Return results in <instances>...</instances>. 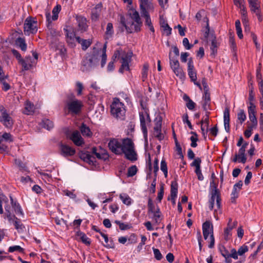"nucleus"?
<instances>
[{
	"mask_svg": "<svg viewBox=\"0 0 263 263\" xmlns=\"http://www.w3.org/2000/svg\"><path fill=\"white\" fill-rule=\"evenodd\" d=\"M122 154H124L125 158L127 160L134 162L138 159L137 154L134 148V143L132 140L128 138L122 140Z\"/></svg>",
	"mask_w": 263,
	"mask_h": 263,
	"instance_id": "1",
	"label": "nucleus"
},
{
	"mask_svg": "<svg viewBox=\"0 0 263 263\" xmlns=\"http://www.w3.org/2000/svg\"><path fill=\"white\" fill-rule=\"evenodd\" d=\"M111 115L116 118L123 120L125 115V109L124 104L118 98H115L110 105Z\"/></svg>",
	"mask_w": 263,
	"mask_h": 263,
	"instance_id": "2",
	"label": "nucleus"
},
{
	"mask_svg": "<svg viewBox=\"0 0 263 263\" xmlns=\"http://www.w3.org/2000/svg\"><path fill=\"white\" fill-rule=\"evenodd\" d=\"M119 16L120 23L125 28L127 33H132L134 32H138L141 30V27L142 25L141 20L139 21H133L131 23H129V26H128V24L126 22V20L124 15L120 14Z\"/></svg>",
	"mask_w": 263,
	"mask_h": 263,
	"instance_id": "3",
	"label": "nucleus"
},
{
	"mask_svg": "<svg viewBox=\"0 0 263 263\" xmlns=\"http://www.w3.org/2000/svg\"><path fill=\"white\" fill-rule=\"evenodd\" d=\"M37 21L36 17L28 16L25 21L24 32L25 35L35 34L37 31Z\"/></svg>",
	"mask_w": 263,
	"mask_h": 263,
	"instance_id": "4",
	"label": "nucleus"
},
{
	"mask_svg": "<svg viewBox=\"0 0 263 263\" xmlns=\"http://www.w3.org/2000/svg\"><path fill=\"white\" fill-rule=\"evenodd\" d=\"M66 106L69 113L78 115L81 112L83 104L81 101L76 99L72 95L71 99L67 102Z\"/></svg>",
	"mask_w": 263,
	"mask_h": 263,
	"instance_id": "5",
	"label": "nucleus"
},
{
	"mask_svg": "<svg viewBox=\"0 0 263 263\" xmlns=\"http://www.w3.org/2000/svg\"><path fill=\"white\" fill-rule=\"evenodd\" d=\"M0 113L1 115L0 122L5 127L8 129L12 128L14 124V120L8 113L6 108L2 105H0Z\"/></svg>",
	"mask_w": 263,
	"mask_h": 263,
	"instance_id": "6",
	"label": "nucleus"
},
{
	"mask_svg": "<svg viewBox=\"0 0 263 263\" xmlns=\"http://www.w3.org/2000/svg\"><path fill=\"white\" fill-rule=\"evenodd\" d=\"M147 208L148 213H152L153 214V218L154 219L155 223L159 224L161 220V219H160L161 216V213L158 206H157L156 209H155V205L151 198H149L148 200Z\"/></svg>",
	"mask_w": 263,
	"mask_h": 263,
	"instance_id": "7",
	"label": "nucleus"
},
{
	"mask_svg": "<svg viewBox=\"0 0 263 263\" xmlns=\"http://www.w3.org/2000/svg\"><path fill=\"white\" fill-rule=\"evenodd\" d=\"M109 149L115 154L120 155H122V143L118 139L112 138L111 139L108 144Z\"/></svg>",
	"mask_w": 263,
	"mask_h": 263,
	"instance_id": "8",
	"label": "nucleus"
},
{
	"mask_svg": "<svg viewBox=\"0 0 263 263\" xmlns=\"http://www.w3.org/2000/svg\"><path fill=\"white\" fill-rule=\"evenodd\" d=\"M95 58L93 55H86L82 61V71L89 70L95 65Z\"/></svg>",
	"mask_w": 263,
	"mask_h": 263,
	"instance_id": "9",
	"label": "nucleus"
},
{
	"mask_svg": "<svg viewBox=\"0 0 263 263\" xmlns=\"http://www.w3.org/2000/svg\"><path fill=\"white\" fill-rule=\"evenodd\" d=\"M132 53H124L121 57V66L119 71L123 73L124 70H129V63L130 62Z\"/></svg>",
	"mask_w": 263,
	"mask_h": 263,
	"instance_id": "10",
	"label": "nucleus"
},
{
	"mask_svg": "<svg viewBox=\"0 0 263 263\" xmlns=\"http://www.w3.org/2000/svg\"><path fill=\"white\" fill-rule=\"evenodd\" d=\"M60 149L61 155L64 157L72 156L76 153L75 149L63 143H61L60 144Z\"/></svg>",
	"mask_w": 263,
	"mask_h": 263,
	"instance_id": "11",
	"label": "nucleus"
},
{
	"mask_svg": "<svg viewBox=\"0 0 263 263\" xmlns=\"http://www.w3.org/2000/svg\"><path fill=\"white\" fill-rule=\"evenodd\" d=\"M201 159L197 157L191 163V166L195 167V172L197 176L198 179L200 181H202L204 179V177L201 173Z\"/></svg>",
	"mask_w": 263,
	"mask_h": 263,
	"instance_id": "12",
	"label": "nucleus"
},
{
	"mask_svg": "<svg viewBox=\"0 0 263 263\" xmlns=\"http://www.w3.org/2000/svg\"><path fill=\"white\" fill-rule=\"evenodd\" d=\"M246 149L243 147H240L239 149L238 153H236L234 158L232 160L233 162H240L243 164L245 163L247 161V157L245 155Z\"/></svg>",
	"mask_w": 263,
	"mask_h": 263,
	"instance_id": "13",
	"label": "nucleus"
},
{
	"mask_svg": "<svg viewBox=\"0 0 263 263\" xmlns=\"http://www.w3.org/2000/svg\"><path fill=\"white\" fill-rule=\"evenodd\" d=\"M69 138L77 146H81L84 143V140L82 138L80 133L78 130L73 131L69 136Z\"/></svg>",
	"mask_w": 263,
	"mask_h": 263,
	"instance_id": "14",
	"label": "nucleus"
},
{
	"mask_svg": "<svg viewBox=\"0 0 263 263\" xmlns=\"http://www.w3.org/2000/svg\"><path fill=\"white\" fill-rule=\"evenodd\" d=\"M202 231L204 239H206L209 235L213 234V226L209 221H206L202 224Z\"/></svg>",
	"mask_w": 263,
	"mask_h": 263,
	"instance_id": "15",
	"label": "nucleus"
},
{
	"mask_svg": "<svg viewBox=\"0 0 263 263\" xmlns=\"http://www.w3.org/2000/svg\"><path fill=\"white\" fill-rule=\"evenodd\" d=\"M141 12L153 10V0H139Z\"/></svg>",
	"mask_w": 263,
	"mask_h": 263,
	"instance_id": "16",
	"label": "nucleus"
},
{
	"mask_svg": "<svg viewBox=\"0 0 263 263\" xmlns=\"http://www.w3.org/2000/svg\"><path fill=\"white\" fill-rule=\"evenodd\" d=\"M187 72L191 81L195 82L197 80V73L194 69L193 61L192 59H189L187 63Z\"/></svg>",
	"mask_w": 263,
	"mask_h": 263,
	"instance_id": "17",
	"label": "nucleus"
},
{
	"mask_svg": "<svg viewBox=\"0 0 263 263\" xmlns=\"http://www.w3.org/2000/svg\"><path fill=\"white\" fill-rule=\"evenodd\" d=\"M66 32V42L68 45L71 47H74L76 46L75 41H76V36L73 31L64 29Z\"/></svg>",
	"mask_w": 263,
	"mask_h": 263,
	"instance_id": "18",
	"label": "nucleus"
},
{
	"mask_svg": "<svg viewBox=\"0 0 263 263\" xmlns=\"http://www.w3.org/2000/svg\"><path fill=\"white\" fill-rule=\"evenodd\" d=\"M162 120L160 119L156 123L154 129V135L159 140L161 141L164 139V136L161 133Z\"/></svg>",
	"mask_w": 263,
	"mask_h": 263,
	"instance_id": "19",
	"label": "nucleus"
},
{
	"mask_svg": "<svg viewBox=\"0 0 263 263\" xmlns=\"http://www.w3.org/2000/svg\"><path fill=\"white\" fill-rule=\"evenodd\" d=\"M139 117H140V126L141 127V130L144 135V137L145 138V141H147V129L146 127V121L145 119V117L143 112H139Z\"/></svg>",
	"mask_w": 263,
	"mask_h": 263,
	"instance_id": "20",
	"label": "nucleus"
},
{
	"mask_svg": "<svg viewBox=\"0 0 263 263\" xmlns=\"http://www.w3.org/2000/svg\"><path fill=\"white\" fill-rule=\"evenodd\" d=\"M76 239L81 240L83 243L87 246H89L91 243L90 239L86 236V235L80 231H78L76 233Z\"/></svg>",
	"mask_w": 263,
	"mask_h": 263,
	"instance_id": "21",
	"label": "nucleus"
},
{
	"mask_svg": "<svg viewBox=\"0 0 263 263\" xmlns=\"http://www.w3.org/2000/svg\"><path fill=\"white\" fill-rule=\"evenodd\" d=\"M80 158L84 161L89 163V164H93L95 158L91 156L88 152H81L79 154Z\"/></svg>",
	"mask_w": 263,
	"mask_h": 263,
	"instance_id": "22",
	"label": "nucleus"
},
{
	"mask_svg": "<svg viewBox=\"0 0 263 263\" xmlns=\"http://www.w3.org/2000/svg\"><path fill=\"white\" fill-rule=\"evenodd\" d=\"M224 126L227 133L230 131V110L228 108H226L223 113Z\"/></svg>",
	"mask_w": 263,
	"mask_h": 263,
	"instance_id": "23",
	"label": "nucleus"
},
{
	"mask_svg": "<svg viewBox=\"0 0 263 263\" xmlns=\"http://www.w3.org/2000/svg\"><path fill=\"white\" fill-rule=\"evenodd\" d=\"M141 14L142 16L144 17L145 18V25L147 26L149 30L153 33L155 32V29L153 26L151 18L150 17V15L148 12V11H145V12H141Z\"/></svg>",
	"mask_w": 263,
	"mask_h": 263,
	"instance_id": "24",
	"label": "nucleus"
},
{
	"mask_svg": "<svg viewBox=\"0 0 263 263\" xmlns=\"http://www.w3.org/2000/svg\"><path fill=\"white\" fill-rule=\"evenodd\" d=\"M77 21L78 24L79 29L82 31H85L87 28L86 19L82 16H77Z\"/></svg>",
	"mask_w": 263,
	"mask_h": 263,
	"instance_id": "25",
	"label": "nucleus"
},
{
	"mask_svg": "<svg viewBox=\"0 0 263 263\" xmlns=\"http://www.w3.org/2000/svg\"><path fill=\"white\" fill-rule=\"evenodd\" d=\"M76 41L81 45L82 49L84 51L86 50L92 43L91 40L82 39L79 36H77V37H76Z\"/></svg>",
	"mask_w": 263,
	"mask_h": 263,
	"instance_id": "26",
	"label": "nucleus"
},
{
	"mask_svg": "<svg viewBox=\"0 0 263 263\" xmlns=\"http://www.w3.org/2000/svg\"><path fill=\"white\" fill-rule=\"evenodd\" d=\"M25 107L24 111V114L26 115H31L34 113L35 110V107L33 103L29 101H27L25 104Z\"/></svg>",
	"mask_w": 263,
	"mask_h": 263,
	"instance_id": "27",
	"label": "nucleus"
},
{
	"mask_svg": "<svg viewBox=\"0 0 263 263\" xmlns=\"http://www.w3.org/2000/svg\"><path fill=\"white\" fill-rule=\"evenodd\" d=\"M10 200H11V204L12 206V208L14 209V210L16 214H20L21 215L23 216L24 213L22 211V209L21 208V206H20V204L17 203L16 201H14L13 200V198L11 196H10Z\"/></svg>",
	"mask_w": 263,
	"mask_h": 263,
	"instance_id": "28",
	"label": "nucleus"
},
{
	"mask_svg": "<svg viewBox=\"0 0 263 263\" xmlns=\"http://www.w3.org/2000/svg\"><path fill=\"white\" fill-rule=\"evenodd\" d=\"M183 99L186 103V106L189 110H193L194 109L196 103L193 102L186 94H184L183 96Z\"/></svg>",
	"mask_w": 263,
	"mask_h": 263,
	"instance_id": "29",
	"label": "nucleus"
},
{
	"mask_svg": "<svg viewBox=\"0 0 263 263\" xmlns=\"http://www.w3.org/2000/svg\"><path fill=\"white\" fill-rule=\"evenodd\" d=\"M101 5H97L94 9H92L91 12V19L96 21L99 19L100 13L101 12Z\"/></svg>",
	"mask_w": 263,
	"mask_h": 263,
	"instance_id": "30",
	"label": "nucleus"
},
{
	"mask_svg": "<svg viewBox=\"0 0 263 263\" xmlns=\"http://www.w3.org/2000/svg\"><path fill=\"white\" fill-rule=\"evenodd\" d=\"M174 73L177 77H179L181 80H184L185 78V73L183 72L182 68L179 66L172 68Z\"/></svg>",
	"mask_w": 263,
	"mask_h": 263,
	"instance_id": "31",
	"label": "nucleus"
},
{
	"mask_svg": "<svg viewBox=\"0 0 263 263\" xmlns=\"http://www.w3.org/2000/svg\"><path fill=\"white\" fill-rule=\"evenodd\" d=\"M80 130L83 136L90 137L92 135V132L90 128L84 123L80 127Z\"/></svg>",
	"mask_w": 263,
	"mask_h": 263,
	"instance_id": "32",
	"label": "nucleus"
},
{
	"mask_svg": "<svg viewBox=\"0 0 263 263\" xmlns=\"http://www.w3.org/2000/svg\"><path fill=\"white\" fill-rule=\"evenodd\" d=\"M220 193H215V192H211V197L209 199V208L210 210H213L214 208V205L215 203V200L217 199L218 195H220Z\"/></svg>",
	"mask_w": 263,
	"mask_h": 263,
	"instance_id": "33",
	"label": "nucleus"
},
{
	"mask_svg": "<svg viewBox=\"0 0 263 263\" xmlns=\"http://www.w3.org/2000/svg\"><path fill=\"white\" fill-rule=\"evenodd\" d=\"M14 220L12 221L14 226L15 228L17 230H23L25 228L23 224L22 223L20 219L17 218L15 216H14Z\"/></svg>",
	"mask_w": 263,
	"mask_h": 263,
	"instance_id": "34",
	"label": "nucleus"
},
{
	"mask_svg": "<svg viewBox=\"0 0 263 263\" xmlns=\"http://www.w3.org/2000/svg\"><path fill=\"white\" fill-rule=\"evenodd\" d=\"M234 226H230V224H227V228L224 230V239L226 241H228L230 239L231 236V232Z\"/></svg>",
	"mask_w": 263,
	"mask_h": 263,
	"instance_id": "35",
	"label": "nucleus"
},
{
	"mask_svg": "<svg viewBox=\"0 0 263 263\" xmlns=\"http://www.w3.org/2000/svg\"><path fill=\"white\" fill-rule=\"evenodd\" d=\"M16 44L18 46L22 51H25L27 49V45L24 38L18 37L16 40Z\"/></svg>",
	"mask_w": 263,
	"mask_h": 263,
	"instance_id": "36",
	"label": "nucleus"
},
{
	"mask_svg": "<svg viewBox=\"0 0 263 263\" xmlns=\"http://www.w3.org/2000/svg\"><path fill=\"white\" fill-rule=\"evenodd\" d=\"M42 126L43 127L50 130L53 127V123L48 119H44L42 121Z\"/></svg>",
	"mask_w": 263,
	"mask_h": 263,
	"instance_id": "37",
	"label": "nucleus"
},
{
	"mask_svg": "<svg viewBox=\"0 0 263 263\" xmlns=\"http://www.w3.org/2000/svg\"><path fill=\"white\" fill-rule=\"evenodd\" d=\"M178 193V183L176 181H172L171 185V196H177Z\"/></svg>",
	"mask_w": 263,
	"mask_h": 263,
	"instance_id": "38",
	"label": "nucleus"
},
{
	"mask_svg": "<svg viewBox=\"0 0 263 263\" xmlns=\"http://www.w3.org/2000/svg\"><path fill=\"white\" fill-rule=\"evenodd\" d=\"M0 139L2 140L3 141L5 142L11 143L13 141L12 136L9 133H4L2 137H0Z\"/></svg>",
	"mask_w": 263,
	"mask_h": 263,
	"instance_id": "39",
	"label": "nucleus"
},
{
	"mask_svg": "<svg viewBox=\"0 0 263 263\" xmlns=\"http://www.w3.org/2000/svg\"><path fill=\"white\" fill-rule=\"evenodd\" d=\"M191 134L193 135V136L190 137V140L191 141V146L196 147L197 146V142L198 140V135L194 132H191Z\"/></svg>",
	"mask_w": 263,
	"mask_h": 263,
	"instance_id": "40",
	"label": "nucleus"
},
{
	"mask_svg": "<svg viewBox=\"0 0 263 263\" xmlns=\"http://www.w3.org/2000/svg\"><path fill=\"white\" fill-rule=\"evenodd\" d=\"M61 9V6L60 5H57L55 7H54L52 11V20L56 21L58 18V14Z\"/></svg>",
	"mask_w": 263,
	"mask_h": 263,
	"instance_id": "41",
	"label": "nucleus"
},
{
	"mask_svg": "<svg viewBox=\"0 0 263 263\" xmlns=\"http://www.w3.org/2000/svg\"><path fill=\"white\" fill-rule=\"evenodd\" d=\"M235 27L238 37L240 39H242L243 34L242 33V30L241 28L240 22L239 20H236L235 22Z\"/></svg>",
	"mask_w": 263,
	"mask_h": 263,
	"instance_id": "42",
	"label": "nucleus"
},
{
	"mask_svg": "<svg viewBox=\"0 0 263 263\" xmlns=\"http://www.w3.org/2000/svg\"><path fill=\"white\" fill-rule=\"evenodd\" d=\"M115 222L119 226V229L122 231L128 230L132 228V226L131 224L124 223L123 222H121V221H120L119 220H116L115 221Z\"/></svg>",
	"mask_w": 263,
	"mask_h": 263,
	"instance_id": "43",
	"label": "nucleus"
},
{
	"mask_svg": "<svg viewBox=\"0 0 263 263\" xmlns=\"http://www.w3.org/2000/svg\"><path fill=\"white\" fill-rule=\"evenodd\" d=\"M171 52L169 53L170 64L171 68L180 65L177 57H171Z\"/></svg>",
	"mask_w": 263,
	"mask_h": 263,
	"instance_id": "44",
	"label": "nucleus"
},
{
	"mask_svg": "<svg viewBox=\"0 0 263 263\" xmlns=\"http://www.w3.org/2000/svg\"><path fill=\"white\" fill-rule=\"evenodd\" d=\"M160 170L163 172L165 177H167V166L165 159H162L160 164Z\"/></svg>",
	"mask_w": 263,
	"mask_h": 263,
	"instance_id": "45",
	"label": "nucleus"
},
{
	"mask_svg": "<svg viewBox=\"0 0 263 263\" xmlns=\"http://www.w3.org/2000/svg\"><path fill=\"white\" fill-rule=\"evenodd\" d=\"M148 68H149V65H148V63H145L143 65L142 71V79L143 81H144L145 80L147 77Z\"/></svg>",
	"mask_w": 263,
	"mask_h": 263,
	"instance_id": "46",
	"label": "nucleus"
},
{
	"mask_svg": "<svg viewBox=\"0 0 263 263\" xmlns=\"http://www.w3.org/2000/svg\"><path fill=\"white\" fill-rule=\"evenodd\" d=\"M210 49L212 51L211 54L214 56L217 51V41L215 39V37L212 41Z\"/></svg>",
	"mask_w": 263,
	"mask_h": 263,
	"instance_id": "47",
	"label": "nucleus"
},
{
	"mask_svg": "<svg viewBox=\"0 0 263 263\" xmlns=\"http://www.w3.org/2000/svg\"><path fill=\"white\" fill-rule=\"evenodd\" d=\"M120 198L125 204L129 205L131 204L132 199L128 195L125 194L123 195L120 194Z\"/></svg>",
	"mask_w": 263,
	"mask_h": 263,
	"instance_id": "48",
	"label": "nucleus"
},
{
	"mask_svg": "<svg viewBox=\"0 0 263 263\" xmlns=\"http://www.w3.org/2000/svg\"><path fill=\"white\" fill-rule=\"evenodd\" d=\"M25 59H22L18 63L21 64L22 66V70L23 71H27L29 70L31 68L30 66V64H28L27 62L25 61Z\"/></svg>",
	"mask_w": 263,
	"mask_h": 263,
	"instance_id": "49",
	"label": "nucleus"
},
{
	"mask_svg": "<svg viewBox=\"0 0 263 263\" xmlns=\"http://www.w3.org/2000/svg\"><path fill=\"white\" fill-rule=\"evenodd\" d=\"M218 250L223 257L228 258L229 252L223 245H219Z\"/></svg>",
	"mask_w": 263,
	"mask_h": 263,
	"instance_id": "50",
	"label": "nucleus"
},
{
	"mask_svg": "<svg viewBox=\"0 0 263 263\" xmlns=\"http://www.w3.org/2000/svg\"><path fill=\"white\" fill-rule=\"evenodd\" d=\"M114 33L113 25L111 23H108L107 25L105 34L107 36L110 37Z\"/></svg>",
	"mask_w": 263,
	"mask_h": 263,
	"instance_id": "51",
	"label": "nucleus"
},
{
	"mask_svg": "<svg viewBox=\"0 0 263 263\" xmlns=\"http://www.w3.org/2000/svg\"><path fill=\"white\" fill-rule=\"evenodd\" d=\"M8 78V76L6 75V77L3 78V80L2 79H0V83L3 84L2 89L5 91H8L10 88V85L5 81V80Z\"/></svg>",
	"mask_w": 263,
	"mask_h": 263,
	"instance_id": "52",
	"label": "nucleus"
},
{
	"mask_svg": "<svg viewBox=\"0 0 263 263\" xmlns=\"http://www.w3.org/2000/svg\"><path fill=\"white\" fill-rule=\"evenodd\" d=\"M138 169L136 165H133L129 167L127 170V176L133 177L135 175L137 172Z\"/></svg>",
	"mask_w": 263,
	"mask_h": 263,
	"instance_id": "53",
	"label": "nucleus"
},
{
	"mask_svg": "<svg viewBox=\"0 0 263 263\" xmlns=\"http://www.w3.org/2000/svg\"><path fill=\"white\" fill-rule=\"evenodd\" d=\"M129 15L133 21H139L141 20L138 12L135 9L132 10V12L129 13Z\"/></svg>",
	"mask_w": 263,
	"mask_h": 263,
	"instance_id": "54",
	"label": "nucleus"
},
{
	"mask_svg": "<svg viewBox=\"0 0 263 263\" xmlns=\"http://www.w3.org/2000/svg\"><path fill=\"white\" fill-rule=\"evenodd\" d=\"M237 119L240 123H242L246 119V115L243 109H240L237 114Z\"/></svg>",
	"mask_w": 263,
	"mask_h": 263,
	"instance_id": "55",
	"label": "nucleus"
},
{
	"mask_svg": "<svg viewBox=\"0 0 263 263\" xmlns=\"http://www.w3.org/2000/svg\"><path fill=\"white\" fill-rule=\"evenodd\" d=\"M218 184L215 180H211L210 181V188L211 192L220 193L219 190L217 188Z\"/></svg>",
	"mask_w": 263,
	"mask_h": 263,
	"instance_id": "56",
	"label": "nucleus"
},
{
	"mask_svg": "<svg viewBox=\"0 0 263 263\" xmlns=\"http://www.w3.org/2000/svg\"><path fill=\"white\" fill-rule=\"evenodd\" d=\"M175 146H176V151L177 152V154L180 156V157L182 159H183L184 158V156H183V155L182 153V148H181L180 144L179 143L177 139H176Z\"/></svg>",
	"mask_w": 263,
	"mask_h": 263,
	"instance_id": "57",
	"label": "nucleus"
},
{
	"mask_svg": "<svg viewBox=\"0 0 263 263\" xmlns=\"http://www.w3.org/2000/svg\"><path fill=\"white\" fill-rule=\"evenodd\" d=\"M239 195V190L237 191L236 189H233L232 192L231 193V200L232 203H235L236 201V199L238 198Z\"/></svg>",
	"mask_w": 263,
	"mask_h": 263,
	"instance_id": "58",
	"label": "nucleus"
},
{
	"mask_svg": "<svg viewBox=\"0 0 263 263\" xmlns=\"http://www.w3.org/2000/svg\"><path fill=\"white\" fill-rule=\"evenodd\" d=\"M24 249L21 247L20 246H11L8 249L9 252H13L14 251H18L21 253L24 252Z\"/></svg>",
	"mask_w": 263,
	"mask_h": 263,
	"instance_id": "59",
	"label": "nucleus"
},
{
	"mask_svg": "<svg viewBox=\"0 0 263 263\" xmlns=\"http://www.w3.org/2000/svg\"><path fill=\"white\" fill-rule=\"evenodd\" d=\"M5 143V141H3L2 140L0 139V152L1 153L8 151V146Z\"/></svg>",
	"mask_w": 263,
	"mask_h": 263,
	"instance_id": "60",
	"label": "nucleus"
},
{
	"mask_svg": "<svg viewBox=\"0 0 263 263\" xmlns=\"http://www.w3.org/2000/svg\"><path fill=\"white\" fill-rule=\"evenodd\" d=\"M92 153L99 159H105L106 157L105 154H100L97 152L96 147L92 148Z\"/></svg>",
	"mask_w": 263,
	"mask_h": 263,
	"instance_id": "61",
	"label": "nucleus"
},
{
	"mask_svg": "<svg viewBox=\"0 0 263 263\" xmlns=\"http://www.w3.org/2000/svg\"><path fill=\"white\" fill-rule=\"evenodd\" d=\"M238 255H239L238 251H237L235 249L233 248V249H231V253H229L228 258L232 257L234 259H238Z\"/></svg>",
	"mask_w": 263,
	"mask_h": 263,
	"instance_id": "62",
	"label": "nucleus"
},
{
	"mask_svg": "<svg viewBox=\"0 0 263 263\" xmlns=\"http://www.w3.org/2000/svg\"><path fill=\"white\" fill-rule=\"evenodd\" d=\"M137 236L134 233H132L127 239L129 243L130 244L136 243L137 242Z\"/></svg>",
	"mask_w": 263,
	"mask_h": 263,
	"instance_id": "63",
	"label": "nucleus"
},
{
	"mask_svg": "<svg viewBox=\"0 0 263 263\" xmlns=\"http://www.w3.org/2000/svg\"><path fill=\"white\" fill-rule=\"evenodd\" d=\"M153 252L155 257L157 260H160L162 259V255L159 249L153 248Z\"/></svg>",
	"mask_w": 263,
	"mask_h": 263,
	"instance_id": "64",
	"label": "nucleus"
}]
</instances>
